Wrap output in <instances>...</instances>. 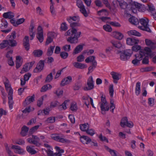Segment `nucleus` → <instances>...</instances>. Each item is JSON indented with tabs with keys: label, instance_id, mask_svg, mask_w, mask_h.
I'll use <instances>...</instances> for the list:
<instances>
[{
	"label": "nucleus",
	"instance_id": "f257e3e1",
	"mask_svg": "<svg viewBox=\"0 0 156 156\" xmlns=\"http://www.w3.org/2000/svg\"><path fill=\"white\" fill-rule=\"evenodd\" d=\"M80 23L77 22L70 23V26L71 28L65 34V36H71L68 38L67 41L71 44L77 43L78 42V38L81 34L80 32H77L75 27L80 26Z\"/></svg>",
	"mask_w": 156,
	"mask_h": 156
},
{
	"label": "nucleus",
	"instance_id": "f03ea898",
	"mask_svg": "<svg viewBox=\"0 0 156 156\" xmlns=\"http://www.w3.org/2000/svg\"><path fill=\"white\" fill-rule=\"evenodd\" d=\"M63 135L60 136L58 134H53L51 135L52 139L58 142L63 143L69 144L70 143V141L68 139L63 138Z\"/></svg>",
	"mask_w": 156,
	"mask_h": 156
},
{
	"label": "nucleus",
	"instance_id": "7ed1b4c3",
	"mask_svg": "<svg viewBox=\"0 0 156 156\" xmlns=\"http://www.w3.org/2000/svg\"><path fill=\"white\" fill-rule=\"evenodd\" d=\"M148 19L145 18L140 19L139 22L142 25V26H140L139 27L142 30L150 33L151 32V30L148 27Z\"/></svg>",
	"mask_w": 156,
	"mask_h": 156
},
{
	"label": "nucleus",
	"instance_id": "20e7f679",
	"mask_svg": "<svg viewBox=\"0 0 156 156\" xmlns=\"http://www.w3.org/2000/svg\"><path fill=\"white\" fill-rule=\"evenodd\" d=\"M145 53L144 51H140L139 53L135 55L136 58L133 60L132 63L134 66H137L140 63V61L142 59V58L145 56Z\"/></svg>",
	"mask_w": 156,
	"mask_h": 156
},
{
	"label": "nucleus",
	"instance_id": "39448f33",
	"mask_svg": "<svg viewBox=\"0 0 156 156\" xmlns=\"http://www.w3.org/2000/svg\"><path fill=\"white\" fill-rule=\"evenodd\" d=\"M76 5L80 9V11L85 17H87L88 14L85 8L84 5L82 1L81 0H78L76 2Z\"/></svg>",
	"mask_w": 156,
	"mask_h": 156
},
{
	"label": "nucleus",
	"instance_id": "423d86ee",
	"mask_svg": "<svg viewBox=\"0 0 156 156\" xmlns=\"http://www.w3.org/2000/svg\"><path fill=\"white\" fill-rule=\"evenodd\" d=\"M112 3L115 7H118L119 5L122 9H125L128 6L127 3L123 1L114 0Z\"/></svg>",
	"mask_w": 156,
	"mask_h": 156
},
{
	"label": "nucleus",
	"instance_id": "0eeeda50",
	"mask_svg": "<svg viewBox=\"0 0 156 156\" xmlns=\"http://www.w3.org/2000/svg\"><path fill=\"white\" fill-rule=\"evenodd\" d=\"M94 82L92 76H90L87 82L88 87H84L83 88V90L85 91H87L92 89L94 88Z\"/></svg>",
	"mask_w": 156,
	"mask_h": 156
},
{
	"label": "nucleus",
	"instance_id": "6e6552de",
	"mask_svg": "<svg viewBox=\"0 0 156 156\" xmlns=\"http://www.w3.org/2000/svg\"><path fill=\"white\" fill-rule=\"evenodd\" d=\"M27 140L29 143L33 144L36 146H38L40 144L39 143L40 139L36 136L33 135L32 138H28Z\"/></svg>",
	"mask_w": 156,
	"mask_h": 156
},
{
	"label": "nucleus",
	"instance_id": "1a4fd4ad",
	"mask_svg": "<svg viewBox=\"0 0 156 156\" xmlns=\"http://www.w3.org/2000/svg\"><path fill=\"white\" fill-rule=\"evenodd\" d=\"M44 65V61L40 60L37 63L36 68L34 69V72L37 73L41 72L43 69Z\"/></svg>",
	"mask_w": 156,
	"mask_h": 156
},
{
	"label": "nucleus",
	"instance_id": "9d476101",
	"mask_svg": "<svg viewBox=\"0 0 156 156\" xmlns=\"http://www.w3.org/2000/svg\"><path fill=\"white\" fill-rule=\"evenodd\" d=\"M5 81H4V84H5V89L8 92V94H13V90L11 88V85L9 83V81L7 78L5 79Z\"/></svg>",
	"mask_w": 156,
	"mask_h": 156
},
{
	"label": "nucleus",
	"instance_id": "9b49d317",
	"mask_svg": "<svg viewBox=\"0 0 156 156\" xmlns=\"http://www.w3.org/2000/svg\"><path fill=\"white\" fill-rule=\"evenodd\" d=\"M142 4L136 2H134L132 4L131 9L133 12L136 13L137 12V10L136 9H138L139 10H141L140 9L142 8Z\"/></svg>",
	"mask_w": 156,
	"mask_h": 156
},
{
	"label": "nucleus",
	"instance_id": "f8f14e48",
	"mask_svg": "<svg viewBox=\"0 0 156 156\" xmlns=\"http://www.w3.org/2000/svg\"><path fill=\"white\" fill-rule=\"evenodd\" d=\"M139 42V40L134 38H128L126 39L127 44L130 45H133L137 44Z\"/></svg>",
	"mask_w": 156,
	"mask_h": 156
},
{
	"label": "nucleus",
	"instance_id": "ddd939ff",
	"mask_svg": "<svg viewBox=\"0 0 156 156\" xmlns=\"http://www.w3.org/2000/svg\"><path fill=\"white\" fill-rule=\"evenodd\" d=\"M35 96L34 94H33L32 96H29L27 97L25 99L23 103L24 106H25L35 101Z\"/></svg>",
	"mask_w": 156,
	"mask_h": 156
},
{
	"label": "nucleus",
	"instance_id": "4468645a",
	"mask_svg": "<svg viewBox=\"0 0 156 156\" xmlns=\"http://www.w3.org/2000/svg\"><path fill=\"white\" fill-rule=\"evenodd\" d=\"M110 74L113 79V82L117 84L118 83V81L121 78V75L118 73L114 72H111Z\"/></svg>",
	"mask_w": 156,
	"mask_h": 156
},
{
	"label": "nucleus",
	"instance_id": "2eb2a0df",
	"mask_svg": "<svg viewBox=\"0 0 156 156\" xmlns=\"http://www.w3.org/2000/svg\"><path fill=\"white\" fill-rule=\"evenodd\" d=\"M72 81V77L70 76H68L67 77L64 78L62 80L61 83V85L62 86H64L71 82Z\"/></svg>",
	"mask_w": 156,
	"mask_h": 156
},
{
	"label": "nucleus",
	"instance_id": "dca6fc26",
	"mask_svg": "<svg viewBox=\"0 0 156 156\" xmlns=\"http://www.w3.org/2000/svg\"><path fill=\"white\" fill-rule=\"evenodd\" d=\"M80 140L83 143L87 144L90 143L91 141L90 138L86 136H80Z\"/></svg>",
	"mask_w": 156,
	"mask_h": 156
},
{
	"label": "nucleus",
	"instance_id": "f3484780",
	"mask_svg": "<svg viewBox=\"0 0 156 156\" xmlns=\"http://www.w3.org/2000/svg\"><path fill=\"white\" fill-rule=\"evenodd\" d=\"M73 65L75 68L79 69H84L86 68L87 67L86 64L79 63L78 62H74Z\"/></svg>",
	"mask_w": 156,
	"mask_h": 156
},
{
	"label": "nucleus",
	"instance_id": "a211bd4d",
	"mask_svg": "<svg viewBox=\"0 0 156 156\" xmlns=\"http://www.w3.org/2000/svg\"><path fill=\"white\" fill-rule=\"evenodd\" d=\"M23 45L25 49L28 51L29 49V38L27 36H26L23 40Z\"/></svg>",
	"mask_w": 156,
	"mask_h": 156
},
{
	"label": "nucleus",
	"instance_id": "6ab92c4d",
	"mask_svg": "<svg viewBox=\"0 0 156 156\" xmlns=\"http://www.w3.org/2000/svg\"><path fill=\"white\" fill-rule=\"evenodd\" d=\"M145 41V44L147 45L150 47L152 49H154L156 48V47L155 45V43L152 42L151 40L147 39H146Z\"/></svg>",
	"mask_w": 156,
	"mask_h": 156
},
{
	"label": "nucleus",
	"instance_id": "aec40b11",
	"mask_svg": "<svg viewBox=\"0 0 156 156\" xmlns=\"http://www.w3.org/2000/svg\"><path fill=\"white\" fill-rule=\"evenodd\" d=\"M12 148L15 150L14 152L16 153L22 154L24 152L23 150L21 148L20 146L17 145H13L12 146Z\"/></svg>",
	"mask_w": 156,
	"mask_h": 156
},
{
	"label": "nucleus",
	"instance_id": "412c9836",
	"mask_svg": "<svg viewBox=\"0 0 156 156\" xmlns=\"http://www.w3.org/2000/svg\"><path fill=\"white\" fill-rule=\"evenodd\" d=\"M112 34L113 37L119 40L122 39L123 37L122 34L117 31L113 32Z\"/></svg>",
	"mask_w": 156,
	"mask_h": 156
},
{
	"label": "nucleus",
	"instance_id": "4be33fe9",
	"mask_svg": "<svg viewBox=\"0 0 156 156\" xmlns=\"http://www.w3.org/2000/svg\"><path fill=\"white\" fill-rule=\"evenodd\" d=\"M67 20L69 23H72V21L78 22L79 21L80 17L78 16H70L67 17Z\"/></svg>",
	"mask_w": 156,
	"mask_h": 156
},
{
	"label": "nucleus",
	"instance_id": "5701e85b",
	"mask_svg": "<svg viewBox=\"0 0 156 156\" xmlns=\"http://www.w3.org/2000/svg\"><path fill=\"white\" fill-rule=\"evenodd\" d=\"M89 125L87 123H85L83 124H81L80 125V128L82 131L86 132L89 128Z\"/></svg>",
	"mask_w": 156,
	"mask_h": 156
},
{
	"label": "nucleus",
	"instance_id": "b1692460",
	"mask_svg": "<svg viewBox=\"0 0 156 156\" xmlns=\"http://www.w3.org/2000/svg\"><path fill=\"white\" fill-rule=\"evenodd\" d=\"M144 50L141 51H144L145 54H147L148 56L152 57L155 54L154 52H151V49L147 47H146L144 48ZM146 54H145V55Z\"/></svg>",
	"mask_w": 156,
	"mask_h": 156
},
{
	"label": "nucleus",
	"instance_id": "393cba45",
	"mask_svg": "<svg viewBox=\"0 0 156 156\" xmlns=\"http://www.w3.org/2000/svg\"><path fill=\"white\" fill-rule=\"evenodd\" d=\"M55 69H54L52 70V72L47 76L45 81L48 83L51 82L53 79L52 74H55Z\"/></svg>",
	"mask_w": 156,
	"mask_h": 156
},
{
	"label": "nucleus",
	"instance_id": "a878e982",
	"mask_svg": "<svg viewBox=\"0 0 156 156\" xmlns=\"http://www.w3.org/2000/svg\"><path fill=\"white\" fill-rule=\"evenodd\" d=\"M3 16L5 18H9L11 19L14 17V15L13 13L10 11L6 12H5L3 15Z\"/></svg>",
	"mask_w": 156,
	"mask_h": 156
},
{
	"label": "nucleus",
	"instance_id": "bb28decb",
	"mask_svg": "<svg viewBox=\"0 0 156 156\" xmlns=\"http://www.w3.org/2000/svg\"><path fill=\"white\" fill-rule=\"evenodd\" d=\"M129 22L134 25H137L139 23L138 19L134 16H132L129 19Z\"/></svg>",
	"mask_w": 156,
	"mask_h": 156
},
{
	"label": "nucleus",
	"instance_id": "cd10ccee",
	"mask_svg": "<svg viewBox=\"0 0 156 156\" xmlns=\"http://www.w3.org/2000/svg\"><path fill=\"white\" fill-rule=\"evenodd\" d=\"M127 34L129 35H134L137 37H140L141 36L140 33L135 30H132L129 31L127 32Z\"/></svg>",
	"mask_w": 156,
	"mask_h": 156
},
{
	"label": "nucleus",
	"instance_id": "c85d7f7f",
	"mask_svg": "<svg viewBox=\"0 0 156 156\" xmlns=\"http://www.w3.org/2000/svg\"><path fill=\"white\" fill-rule=\"evenodd\" d=\"M12 94H11L9 95L8 94V103L9 104V108L10 109H11L13 107V101L12 100Z\"/></svg>",
	"mask_w": 156,
	"mask_h": 156
},
{
	"label": "nucleus",
	"instance_id": "c756f323",
	"mask_svg": "<svg viewBox=\"0 0 156 156\" xmlns=\"http://www.w3.org/2000/svg\"><path fill=\"white\" fill-rule=\"evenodd\" d=\"M52 88L51 85L50 84H47L43 86L40 90L41 92H44L48 90H50Z\"/></svg>",
	"mask_w": 156,
	"mask_h": 156
},
{
	"label": "nucleus",
	"instance_id": "7c9ffc66",
	"mask_svg": "<svg viewBox=\"0 0 156 156\" xmlns=\"http://www.w3.org/2000/svg\"><path fill=\"white\" fill-rule=\"evenodd\" d=\"M83 46L82 45H79L76 47L74 50L73 54H76L81 52L83 49Z\"/></svg>",
	"mask_w": 156,
	"mask_h": 156
},
{
	"label": "nucleus",
	"instance_id": "2f4dec72",
	"mask_svg": "<svg viewBox=\"0 0 156 156\" xmlns=\"http://www.w3.org/2000/svg\"><path fill=\"white\" fill-rule=\"evenodd\" d=\"M55 149H56L57 151L58 152V153L56 152L55 153V155L56 156H61V153H63L64 152L63 149H60V147L58 146H55Z\"/></svg>",
	"mask_w": 156,
	"mask_h": 156
},
{
	"label": "nucleus",
	"instance_id": "473e14b6",
	"mask_svg": "<svg viewBox=\"0 0 156 156\" xmlns=\"http://www.w3.org/2000/svg\"><path fill=\"white\" fill-rule=\"evenodd\" d=\"M140 92V83L138 82L136 83V86L135 93L136 95L138 96Z\"/></svg>",
	"mask_w": 156,
	"mask_h": 156
},
{
	"label": "nucleus",
	"instance_id": "72a5a7b5",
	"mask_svg": "<svg viewBox=\"0 0 156 156\" xmlns=\"http://www.w3.org/2000/svg\"><path fill=\"white\" fill-rule=\"evenodd\" d=\"M29 130V128L25 126H23L22 128L21 129V134L23 136H25Z\"/></svg>",
	"mask_w": 156,
	"mask_h": 156
},
{
	"label": "nucleus",
	"instance_id": "f704fd0d",
	"mask_svg": "<svg viewBox=\"0 0 156 156\" xmlns=\"http://www.w3.org/2000/svg\"><path fill=\"white\" fill-rule=\"evenodd\" d=\"M82 85V83L80 81H78L73 86V89L74 90H78L81 87Z\"/></svg>",
	"mask_w": 156,
	"mask_h": 156
},
{
	"label": "nucleus",
	"instance_id": "c9c22d12",
	"mask_svg": "<svg viewBox=\"0 0 156 156\" xmlns=\"http://www.w3.org/2000/svg\"><path fill=\"white\" fill-rule=\"evenodd\" d=\"M8 23L5 20L2 19L0 23V27L2 29H4L7 27Z\"/></svg>",
	"mask_w": 156,
	"mask_h": 156
},
{
	"label": "nucleus",
	"instance_id": "e433bc0d",
	"mask_svg": "<svg viewBox=\"0 0 156 156\" xmlns=\"http://www.w3.org/2000/svg\"><path fill=\"white\" fill-rule=\"evenodd\" d=\"M95 57L94 56H90L87 58L85 60V61L86 63H88L90 62H92V64H93L94 62H96L95 60Z\"/></svg>",
	"mask_w": 156,
	"mask_h": 156
},
{
	"label": "nucleus",
	"instance_id": "4c0bfd02",
	"mask_svg": "<svg viewBox=\"0 0 156 156\" xmlns=\"http://www.w3.org/2000/svg\"><path fill=\"white\" fill-rule=\"evenodd\" d=\"M33 54L35 57H40L42 55L43 51L42 50L39 49L35 50L33 51Z\"/></svg>",
	"mask_w": 156,
	"mask_h": 156
},
{
	"label": "nucleus",
	"instance_id": "58836bf2",
	"mask_svg": "<svg viewBox=\"0 0 156 156\" xmlns=\"http://www.w3.org/2000/svg\"><path fill=\"white\" fill-rule=\"evenodd\" d=\"M16 67L18 69L20 67L22 64V62L21 61L20 57V56H16Z\"/></svg>",
	"mask_w": 156,
	"mask_h": 156
},
{
	"label": "nucleus",
	"instance_id": "ea45409f",
	"mask_svg": "<svg viewBox=\"0 0 156 156\" xmlns=\"http://www.w3.org/2000/svg\"><path fill=\"white\" fill-rule=\"evenodd\" d=\"M97 65V62H94L93 64H92L91 66H90L88 69V72L87 74H89L90 73L92 72L94 69L96 67Z\"/></svg>",
	"mask_w": 156,
	"mask_h": 156
},
{
	"label": "nucleus",
	"instance_id": "a19ab883",
	"mask_svg": "<svg viewBox=\"0 0 156 156\" xmlns=\"http://www.w3.org/2000/svg\"><path fill=\"white\" fill-rule=\"evenodd\" d=\"M100 107L101 111H108L109 108L108 106H107V103H101Z\"/></svg>",
	"mask_w": 156,
	"mask_h": 156
},
{
	"label": "nucleus",
	"instance_id": "79ce46f5",
	"mask_svg": "<svg viewBox=\"0 0 156 156\" xmlns=\"http://www.w3.org/2000/svg\"><path fill=\"white\" fill-rule=\"evenodd\" d=\"M69 101H68L66 100L62 104V105H60L58 107V109L59 110H64L66 109V104Z\"/></svg>",
	"mask_w": 156,
	"mask_h": 156
},
{
	"label": "nucleus",
	"instance_id": "37998d69",
	"mask_svg": "<svg viewBox=\"0 0 156 156\" xmlns=\"http://www.w3.org/2000/svg\"><path fill=\"white\" fill-rule=\"evenodd\" d=\"M41 125L42 124L41 123H40V125L36 126L32 128L29 131V134H31L34 133L38 129L39 127L40 126H41Z\"/></svg>",
	"mask_w": 156,
	"mask_h": 156
},
{
	"label": "nucleus",
	"instance_id": "c03bdc74",
	"mask_svg": "<svg viewBox=\"0 0 156 156\" xmlns=\"http://www.w3.org/2000/svg\"><path fill=\"white\" fill-rule=\"evenodd\" d=\"M50 111V108H47L45 109H44L42 111L41 110H39L38 112V115H40V114L41 113H42V111L43 112V113L45 115H48L49 114V112Z\"/></svg>",
	"mask_w": 156,
	"mask_h": 156
},
{
	"label": "nucleus",
	"instance_id": "a18cd8bd",
	"mask_svg": "<svg viewBox=\"0 0 156 156\" xmlns=\"http://www.w3.org/2000/svg\"><path fill=\"white\" fill-rule=\"evenodd\" d=\"M128 121V119L127 117H125L122 118L120 122L121 126L122 127H124L126 125Z\"/></svg>",
	"mask_w": 156,
	"mask_h": 156
},
{
	"label": "nucleus",
	"instance_id": "49530a36",
	"mask_svg": "<svg viewBox=\"0 0 156 156\" xmlns=\"http://www.w3.org/2000/svg\"><path fill=\"white\" fill-rule=\"evenodd\" d=\"M123 51L126 55L127 56V57L129 59L133 53L132 50L130 49H126L124 51Z\"/></svg>",
	"mask_w": 156,
	"mask_h": 156
},
{
	"label": "nucleus",
	"instance_id": "de8ad7c7",
	"mask_svg": "<svg viewBox=\"0 0 156 156\" xmlns=\"http://www.w3.org/2000/svg\"><path fill=\"white\" fill-rule=\"evenodd\" d=\"M14 39H9L8 40L9 45L11 47H14L17 44L16 41Z\"/></svg>",
	"mask_w": 156,
	"mask_h": 156
},
{
	"label": "nucleus",
	"instance_id": "09e8293b",
	"mask_svg": "<svg viewBox=\"0 0 156 156\" xmlns=\"http://www.w3.org/2000/svg\"><path fill=\"white\" fill-rule=\"evenodd\" d=\"M111 42L112 45L115 48H120L122 46V44L119 41L115 42L113 41H112Z\"/></svg>",
	"mask_w": 156,
	"mask_h": 156
},
{
	"label": "nucleus",
	"instance_id": "8fccbe9b",
	"mask_svg": "<svg viewBox=\"0 0 156 156\" xmlns=\"http://www.w3.org/2000/svg\"><path fill=\"white\" fill-rule=\"evenodd\" d=\"M9 45L8 40H5L3 41L2 43L0 44V48L1 49Z\"/></svg>",
	"mask_w": 156,
	"mask_h": 156
},
{
	"label": "nucleus",
	"instance_id": "3c124183",
	"mask_svg": "<svg viewBox=\"0 0 156 156\" xmlns=\"http://www.w3.org/2000/svg\"><path fill=\"white\" fill-rule=\"evenodd\" d=\"M37 37L40 43L42 42L44 40L43 33H37Z\"/></svg>",
	"mask_w": 156,
	"mask_h": 156
},
{
	"label": "nucleus",
	"instance_id": "603ef678",
	"mask_svg": "<svg viewBox=\"0 0 156 156\" xmlns=\"http://www.w3.org/2000/svg\"><path fill=\"white\" fill-rule=\"evenodd\" d=\"M120 53V58L122 60L126 61L129 59L127 57V56L125 54L124 51L121 52Z\"/></svg>",
	"mask_w": 156,
	"mask_h": 156
},
{
	"label": "nucleus",
	"instance_id": "864d4df0",
	"mask_svg": "<svg viewBox=\"0 0 156 156\" xmlns=\"http://www.w3.org/2000/svg\"><path fill=\"white\" fill-rule=\"evenodd\" d=\"M30 69L28 66L26 64L24 66L20 72V73L21 74L23 73L24 72L28 71Z\"/></svg>",
	"mask_w": 156,
	"mask_h": 156
},
{
	"label": "nucleus",
	"instance_id": "5fc2aeb1",
	"mask_svg": "<svg viewBox=\"0 0 156 156\" xmlns=\"http://www.w3.org/2000/svg\"><path fill=\"white\" fill-rule=\"evenodd\" d=\"M55 121V117H50L48 118L45 121L46 123H52L54 122Z\"/></svg>",
	"mask_w": 156,
	"mask_h": 156
},
{
	"label": "nucleus",
	"instance_id": "6e6d98bb",
	"mask_svg": "<svg viewBox=\"0 0 156 156\" xmlns=\"http://www.w3.org/2000/svg\"><path fill=\"white\" fill-rule=\"evenodd\" d=\"M70 108L73 111H76L77 109V107L76 103H71Z\"/></svg>",
	"mask_w": 156,
	"mask_h": 156
},
{
	"label": "nucleus",
	"instance_id": "4d7b16f0",
	"mask_svg": "<svg viewBox=\"0 0 156 156\" xmlns=\"http://www.w3.org/2000/svg\"><path fill=\"white\" fill-rule=\"evenodd\" d=\"M27 150L28 152L31 154H34L37 153L36 151L30 146H27Z\"/></svg>",
	"mask_w": 156,
	"mask_h": 156
},
{
	"label": "nucleus",
	"instance_id": "13d9d810",
	"mask_svg": "<svg viewBox=\"0 0 156 156\" xmlns=\"http://www.w3.org/2000/svg\"><path fill=\"white\" fill-rule=\"evenodd\" d=\"M55 47V46H51L48 49L47 53L48 55L50 56L52 54Z\"/></svg>",
	"mask_w": 156,
	"mask_h": 156
},
{
	"label": "nucleus",
	"instance_id": "bf43d9fd",
	"mask_svg": "<svg viewBox=\"0 0 156 156\" xmlns=\"http://www.w3.org/2000/svg\"><path fill=\"white\" fill-rule=\"evenodd\" d=\"M89 96H83V99L85 101H84V103L87 108H88V106L89 105V99L90 98Z\"/></svg>",
	"mask_w": 156,
	"mask_h": 156
},
{
	"label": "nucleus",
	"instance_id": "052dcab7",
	"mask_svg": "<svg viewBox=\"0 0 156 156\" xmlns=\"http://www.w3.org/2000/svg\"><path fill=\"white\" fill-rule=\"evenodd\" d=\"M47 96L45 95L44 96H42L41 98H39L37 101V105L39 107H41V105L43 104V102L44 100V98L45 97H46Z\"/></svg>",
	"mask_w": 156,
	"mask_h": 156
},
{
	"label": "nucleus",
	"instance_id": "680f3d73",
	"mask_svg": "<svg viewBox=\"0 0 156 156\" xmlns=\"http://www.w3.org/2000/svg\"><path fill=\"white\" fill-rule=\"evenodd\" d=\"M86 133L87 134L91 136H93L95 133V131L93 129H88Z\"/></svg>",
	"mask_w": 156,
	"mask_h": 156
},
{
	"label": "nucleus",
	"instance_id": "e2e57ef3",
	"mask_svg": "<svg viewBox=\"0 0 156 156\" xmlns=\"http://www.w3.org/2000/svg\"><path fill=\"white\" fill-rule=\"evenodd\" d=\"M103 28L106 31L109 32H111L112 30V29L111 26L108 25H104Z\"/></svg>",
	"mask_w": 156,
	"mask_h": 156
},
{
	"label": "nucleus",
	"instance_id": "0e129e2a",
	"mask_svg": "<svg viewBox=\"0 0 156 156\" xmlns=\"http://www.w3.org/2000/svg\"><path fill=\"white\" fill-rule=\"evenodd\" d=\"M113 87V85L112 84H111L109 86V94L111 97L112 98L113 97V94L114 90Z\"/></svg>",
	"mask_w": 156,
	"mask_h": 156
},
{
	"label": "nucleus",
	"instance_id": "69168bd1",
	"mask_svg": "<svg viewBox=\"0 0 156 156\" xmlns=\"http://www.w3.org/2000/svg\"><path fill=\"white\" fill-rule=\"evenodd\" d=\"M51 150L52 148H48L46 151L47 152L48 156H54L55 155V153H54Z\"/></svg>",
	"mask_w": 156,
	"mask_h": 156
},
{
	"label": "nucleus",
	"instance_id": "338daca9",
	"mask_svg": "<svg viewBox=\"0 0 156 156\" xmlns=\"http://www.w3.org/2000/svg\"><path fill=\"white\" fill-rule=\"evenodd\" d=\"M68 53L65 52H62L60 54V56L61 58L63 59L66 58L68 56Z\"/></svg>",
	"mask_w": 156,
	"mask_h": 156
},
{
	"label": "nucleus",
	"instance_id": "774afa93",
	"mask_svg": "<svg viewBox=\"0 0 156 156\" xmlns=\"http://www.w3.org/2000/svg\"><path fill=\"white\" fill-rule=\"evenodd\" d=\"M141 49V46L140 45H134L132 47V49L133 51H137L138 50H140Z\"/></svg>",
	"mask_w": 156,
	"mask_h": 156
}]
</instances>
